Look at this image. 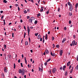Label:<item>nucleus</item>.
<instances>
[{"label": "nucleus", "instance_id": "4c0bfd02", "mask_svg": "<svg viewBox=\"0 0 78 78\" xmlns=\"http://www.w3.org/2000/svg\"><path fill=\"white\" fill-rule=\"evenodd\" d=\"M76 69L77 70H78V64L77 65L76 67Z\"/></svg>", "mask_w": 78, "mask_h": 78}, {"label": "nucleus", "instance_id": "1a4fd4ad", "mask_svg": "<svg viewBox=\"0 0 78 78\" xmlns=\"http://www.w3.org/2000/svg\"><path fill=\"white\" fill-rule=\"evenodd\" d=\"M72 44L73 45H75V41L73 40L72 42Z\"/></svg>", "mask_w": 78, "mask_h": 78}, {"label": "nucleus", "instance_id": "0e129e2a", "mask_svg": "<svg viewBox=\"0 0 78 78\" xmlns=\"http://www.w3.org/2000/svg\"><path fill=\"white\" fill-rule=\"evenodd\" d=\"M50 34V31H48V34Z\"/></svg>", "mask_w": 78, "mask_h": 78}, {"label": "nucleus", "instance_id": "09e8293b", "mask_svg": "<svg viewBox=\"0 0 78 78\" xmlns=\"http://www.w3.org/2000/svg\"><path fill=\"white\" fill-rule=\"evenodd\" d=\"M3 17H4V16H2L1 17L2 20H3Z\"/></svg>", "mask_w": 78, "mask_h": 78}, {"label": "nucleus", "instance_id": "864d4df0", "mask_svg": "<svg viewBox=\"0 0 78 78\" xmlns=\"http://www.w3.org/2000/svg\"><path fill=\"white\" fill-rule=\"evenodd\" d=\"M46 13L47 14H48L49 13V11H47Z\"/></svg>", "mask_w": 78, "mask_h": 78}, {"label": "nucleus", "instance_id": "5fc2aeb1", "mask_svg": "<svg viewBox=\"0 0 78 78\" xmlns=\"http://www.w3.org/2000/svg\"><path fill=\"white\" fill-rule=\"evenodd\" d=\"M30 2H32V3H34V1H33V0H30Z\"/></svg>", "mask_w": 78, "mask_h": 78}, {"label": "nucleus", "instance_id": "69168bd1", "mask_svg": "<svg viewBox=\"0 0 78 78\" xmlns=\"http://www.w3.org/2000/svg\"><path fill=\"white\" fill-rule=\"evenodd\" d=\"M44 41H45V40H44V39H43V43H44Z\"/></svg>", "mask_w": 78, "mask_h": 78}, {"label": "nucleus", "instance_id": "c03bdc74", "mask_svg": "<svg viewBox=\"0 0 78 78\" xmlns=\"http://www.w3.org/2000/svg\"><path fill=\"white\" fill-rule=\"evenodd\" d=\"M4 48H6V44L4 45Z\"/></svg>", "mask_w": 78, "mask_h": 78}, {"label": "nucleus", "instance_id": "a211bd4d", "mask_svg": "<svg viewBox=\"0 0 78 78\" xmlns=\"http://www.w3.org/2000/svg\"><path fill=\"white\" fill-rule=\"evenodd\" d=\"M24 60H25V63L27 64V59H26V57H24Z\"/></svg>", "mask_w": 78, "mask_h": 78}, {"label": "nucleus", "instance_id": "473e14b6", "mask_svg": "<svg viewBox=\"0 0 78 78\" xmlns=\"http://www.w3.org/2000/svg\"><path fill=\"white\" fill-rule=\"evenodd\" d=\"M72 72H73V69H71L70 73H72Z\"/></svg>", "mask_w": 78, "mask_h": 78}, {"label": "nucleus", "instance_id": "423d86ee", "mask_svg": "<svg viewBox=\"0 0 78 78\" xmlns=\"http://www.w3.org/2000/svg\"><path fill=\"white\" fill-rule=\"evenodd\" d=\"M4 70L5 73H7L8 71V70L7 69H6V67H4Z\"/></svg>", "mask_w": 78, "mask_h": 78}, {"label": "nucleus", "instance_id": "603ef678", "mask_svg": "<svg viewBox=\"0 0 78 78\" xmlns=\"http://www.w3.org/2000/svg\"><path fill=\"white\" fill-rule=\"evenodd\" d=\"M40 41H41V42H42V38H40Z\"/></svg>", "mask_w": 78, "mask_h": 78}, {"label": "nucleus", "instance_id": "a18cd8bd", "mask_svg": "<svg viewBox=\"0 0 78 78\" xmlns=\"http://www.w3.org/2000/svg\"><path fill=\"white\" fill-rule=\"evenodd\" d=\"M18 62L19 63H20V59H19L18 60Z\"/></svg>", "mask_w": 78, "mask_h": 78}, {"label": "nucleus", "instance_id": "9b49d317", "mask_svg": "<svg viewBox=\"0 0 78 78\" xmlns=\"http://www.w3.org/2000/svg\"><path fill=\"white\" fill-rule=\"evenodd\" d=\"M66 41V38H64L62 41V43H64V42Z\"/></svg>", "mask_w": 78, "mask_h": 78}, {"label": "nucleus", "instance_id": "6ab92c4d", "mask_svg": "<svg viewBox=\"0 0 78 78\" xmlns=\"http://www.w3.org/2000/svg\"><path fill=\"white\" fill-rule=\"evenodd\" d=\"M67 72H68L67 71H66V73H65V76H67V74L68 73Z\"/></svg>", "mask_w": 78, "mask_h": 78}, {"label": "nucleus", "instance_id": "f8f14e48", "mask_svg": "<svg viewBox=\"0 0 78 78\" xmlns=\"http://www.w3.org/2000/svg\"><path fill=\"white\" fill-rule=\"evenodd\" d=\"M68 5L69 6H71V5H72L71 4V3H70V2H68Z\"/></svg>", "mask_w": 78, "mask_h": 78}, {"label": "nucleus", "instance_id": "79ce46f5", "mask_svg": "<svg viewBox=\"0 0 78 78\" xmlns=\"http://www.w3.org/2000/svg\"><path fill=\"white\" fill-rule=\"evenodd\" d=\"M38 34H39V33H37V34H35V36H37V35H38Z\"/></svg>", "mask_w": 78, "mask_h": 78}, {"label": "nucleus", "instance_id": "4d7b16f0", "mask_svg": "<svg viewBox=\"0 0 78 78\" xmlns=\"http://www.w3.org/2000/svg\"><path fill=\"white\" fill-rule=\"evenodd\" d=\"M69 24H71V20H69Z\"/></svg>", "mask_w": 78, "mask_h": 78}, {"label": "nucleus", "instance_id": "c756f323", "mask_svg": "<svg viewBox=\"0 0 78 78\" xmlns=\"http://www.w3.org/2000/svg\"><path fill=\"white\" fill-rule=\"evenodd\" d=\"M35 24H37V20H35L34 22Z\"/></svg>", "mask_w": 78, "mask_h": 78}, {"label": "nucleus", "instance_id": "ea45409f", "mask_svg": "<svg viewBox=\"0 0 78 78\" xmlns=\"http://www.w3.org/2000/svg\"><path fill=\"white\" fill-rule=\"evenodd\" d=\"M37 16H41V14H40V13H39L38 14H37Z\"/></svg>", "mask_w": 78, "mask_h": 78}, {"label": "nucleus", "instance_id": "ddd939ff", "mask_svg": "<svg viewBox=\"0 0 78 78\" xmlns=\"http://www.w3.org/2000/svg\"><path fill=\"white\" fill-rule=\"evenodd\" d=\"M63 51L62 50H61L60 51V55L61 56L62 54Z\"/></svg>", "mask_w": 78, "mask_h": 78}, {"label": "nucleus", "instance_id": "680f3d73", "mask_svg": "<svg viewBox=\"0 0 78 78\" xmlns=\"http://www.w3.org/2000/svg\"><path fill=\"white\" fill-rule=\"evenodd\" d=\"M76 58H77L76 59L77 61H78V55L77 56Z\"/></svg>", "mask_w": 78, "mask_h": 78}, {"label": "nucleus", "instance_id": "39448f33", "mask_svg": "<svg viewBox=\"0 0 78 78\" xmlns=\"http://www.w3.org/2000/svg\"><path fill=\"white\" fill-rule=\"evenodd\" d=\"M45 52L46 54H48V53H49V51H48V49H46L45 50Z\"/></svg>", "mask_w": 78, "mask_h": 78}, {"label": "nucleus", "instance_id": "13d9d810", "mask_svg": "<svg viewBox=\"0 0 78 78\" xmlns=\"http://www.w3.org/2000/svg\"><path fill=\"white\" fill-rule=\"evenodd\" d=\"M72 67V66L71 65H70L69 66V69H70V68Z\"/></svg>", "mask_w": 78, "mask_h": 78}, {"label": "nucleus", "instance_id": "bb28decb", "mask_svg": "<svg viewBox=\"0 0 78 78\" xmlns=\"http://www.w3.org/2000/svg\"><path fill=\"white\" fill-rule=\"evenodd\" d=\"M25 45H28V41H26L25 42Z\"/></svg>", "mask_w": 78, "mask_h": 78}, {"label": "nucleus", "instance_id": "37998d69", "mask_svg": "<svg viewBox=\"0 0 78 78\" xmlns=\"http://www.w3.org/2000/svg\"><path fill=\"white\" fill-rule=\"evenodd\" d=\"M26 35V33L25 32L24 33V38H25V36Z\"/></svg>", "mask_w": 78, "mask_h": 78}, {"label": "nucleus", "instance_id": "9d476101", "mask_svg": "<svg viewBox=\"0 0 78 78\" xmlns=\"http://www.w3.org/2000/svg\"><path fill=\"white\" fill-rule=\"evenodd\" d=\"M66 67V66H64L63 67V70H64V71H65V68Z\"/></svg>", "mask_w": 78, "mask_h": 78}, {"label": "nucleus", "instance_id": "e433bc0d", "mask_svg": "<svg viewBox=\"0 0 78 78\" xmlns=\"http://www.w3.org/2000/svg\"><path fill=\"white\" fill-rule=\"evenodd\" d=\"M58 12H59V11H60V8H58Z\"/></svg>", "mask_w": 78, "mask_h": 78}, {"label": "nucleus", "instance_id": "f03ea898", "mask_svg": "<svg viewBox=\"0 0 78 78\" xmlns=\"http://www.w3.org/2000/svg\"><path fill=\"white\" fill-rule=\"evenodd\" d=\"M69 9L70 11H72L73 10V7H72V5H71L69 6Z\"/></svg>", "mask_w": 78, "mask_h": 78}, {"label": "nucleus", "instance_id": "c85d7f7f", "mask_svg": "<svg viewBox=\"0 0 78 78\" xmlns=\"http://www.w3.org/2000/svg\"><path fill=\"white\" fill-rule=\"evenodd\" d=\"M24 14H26V13H27V10H25V11H24Z\"/></svg>", "mask_w": 78, "mask_h": 78}, {"label": "nucleus", "instance_id": "7c9ffc66", "mask_svg": "<svg viewBox=\"0 0 78 78\" xmlns=\"http://www.w3.org/2000/svg\"><path fill=\"white\" fill-rule=\"evenodd\" d=\"M21 73L22 75H24V74H25V72H22Z\"/></svg>", "mask_w": 78, "mask_h": 78}, {"label": "nucleus", "instance_id": "f704fd0d", "mask_svg": "<svg viewBox=\"0 0 78 78\" xmlns=\"http://www.w3.org/2000/svg\"><path fill=\"white\" fill-rule=\"evenodd\" d=\"M13 65L14 69H16V64H15V63H14Z\"/></svg>", "mask_w": 78, "mask_h": 78}, {"label": "nucleus", "instance_id": "a878e982", "mask_svg": "<svg viewBox=\"0 0 78 78\" xmlns=\"http://www.w3.org/2000/svg\"><path fill=\"white\" fill-rule=\"evenodd\" d=\"M39 71H40V72H41V71H42V69H41V68L40 67L39 68Z\"/></svg>", "mask_w": 78, "mask_h": 78}, {"label": "nucleus", "instance_id": "052dcab7", "mask_svg": "<svg viewBox=\"0 0 78 78\" xmlns=\"http://www.w3.org/2000/svg\"><path fill=\"white\" fill-rule=\"evenodd\" d=\"M20 22L21 23H22V22H23V21L22 20H20Z\"/></svg>", "mask_w": 78, "mask_h": 78}, {"label": "nucleus", "instance_id": "cd10ccee", "mask_svg": "<svg viewBox=\"0 0 78 78\" xmlns=\"http://www.w3.org/2000/svg\"><path fill=\"white\" fill-rule=\"evenodd\" d=\"M3 21H4V25H5L6 24V23H5V20H4Z\"/></svg>", "mask_w": 78, "mask_h": 78}, {"label": "nucleus", "instance_id": "2f4dec72", "mask_svg": "<svg viewBox=\"0 0 78 78\" xmlns=\"http://www.w3.org/2000/svg\"><path fill=\"white\" fill-rule=\"evenodd\" d=\"M55 39V37H52V41H54V40Z\"/></svg>", "mask_w": 78, "mask_h": 78}, {"label": "nucleus", "instance_id": "f3484780", "mask_svg": "<svg viewBox=\"0 0 78 78\" xmlns=\"http://www.w3.org/2000/svg\"><path fill=\"white\" fill-rule=\"evenodd\" d=\"M50 60H51V58H50L49 59H48L46 61V62H49V61H50Z\"/></svg>", "mask_w": 78, "mask_h": 78}, {"label": "nucleus", "instance_id": "338daca9", "mask_svg": "<svg viewBox=\"0 0 78 78\" xmlns=\"http://www.w3.org/2000/svg\"><path fill=\"white\" fill-rule=\"evenodd\" d=\"M0 12H1V13H3V11H1Z\"/></svg>", "mask_w": 78, "mask_h": 78}, {"label": "nucleus", "instance_id": "4be33fe9", "mask_svg": "<svg viewBox=\"0 0 78 78\" xmlns=\"http://www.w3.org/2000/svg\"><path fill=\"white\" fill-rule=\"evenodd\" d=\"M3 2L4 3H8V2L6 1V0H4Z\"/></svg>", "mask_w": 78, "mask_h": 78}, {"label": "nucleus", "instance_id": "6e6d98bb", "mask_svg": "<svg viewBox=\"0 0 78 78\" xmlns=\"http://www.w3.org/2000/svg\"><path fill=\"white\" fill-rule=\"evenodd\" d=\"M62 67L61 66V67L60 68V70H62Z\"/></svg>", "mask_w": 78, "mask_h": 78}, {"label": "nucleus", "instance_id": "de8ad7c7", "mask_svg": "<svg viewBox=\"0 0 78 78\" xmlns=\"http://www.w3.org/2000/svg\"><path fill=\"white\" fill-rule=\"evenodd\" d=\"M53 48H55V44H53Z\"/></svg>", "mask_w": 78, "mask_h": 78}, {"label": "nucleus", "instance_id": "4468645a", "mask_svg": "<svg viewBox=\"0 0 78 78\" xmlns=\"http://www.w3.org/2000/svg\"><path fill=\"white\" fill-rule=\"evenodd\" d=\"M43 8H44L43 7H41V8L40 10V12H42L43 11V10H44V9H43Z\"/></svg>", "mask_w": 78, "mask_h": 78}, {"label": "nucleus", "instance_id": "774afa93", "mask_svg": "<svg viewBox=\"0 0 78 78\" xmlns=\"http://www.w3.org/2000/svg\"><path fill=\"white\" fill-rule=\"evenodd\" d=\"M65 6H66V8L67 6V4H66L65 5Z\"/></svg>", "mask_w": 78, "mask_h": 78}, {"label": "nucleus", "instance_id": "dca6fc26", "mask_svg": "<svg viewBox=\"0 0 78 78\" xmlns=\"http://www.w3.org/2000/svg\"><path fill=\"white\" fill-rule=\"evenodd\" d=\"M41 35L40 34H39V35L38 36V39H39L41 38Z\"/></svg>", "mask_w": 78, "mask_h": 78}, {"label": "nucleus", "instance_id": "58836bf2", "mask_svg": "<svg viewBox=\"0 0 78 78\" xmlns=\"http://www.w3.org/2000/svg\"><path fill=\"white\" fill-rule=\"evenodd\" d=\"M44 65L47 66V62H46L44 63Z\"/></svg>", "mask_w": 78, "mask_h": 78}, {"label": "nucleus", "instance_id": "0eeeda50", "mask_svg": "<svg viewBox=\"0 0 78 78\" xmlns=\"http://www.w3.org/2000/svg\"><path fill=\"white\" fill-rule=\"evenodd\" d=\"M33 20L31 19H30L29 20V22L30 23H32V21Z\"/></svg>", "mask_w": 78, "mask_h": 78}, {"label": "nucleus", "instance_id": "49530a36", "mask_svg": "<svg viewBox=\"0 0 78 78\" xmlns=\"http://www.w3.org/2000/svg\"><path fill=\"white\" fill-rule=\"evenodd\" d=\"M2 76H3V77H4V73H2Z\"/></svg>", "mask_w": 78, "mask_h": 78}, {"label": "nucleus", "instance_id": "e2e57ef3", "mask_svg": "<svg viewBox=\"0 0 78 78\" xmlns=\"http://www.w3.org/2000/svg\"><path fill=\"white\" fill-rule=\"evenodd\" d=\"M12 37H14V33H12Z\"/></svg>", "mask_w": 78, "mask_h": 78}, {"label": "nucleus", "instance_id": "5701e85b", "mask_svg": "<svg viewBox=\"0 0 78 78\" xmlns=\"http://www.w3.org/2000/svg\"><path fill=\"white\" fill-rule=\"evenodd\" d=\"M69 16H72V13L69 12Z\"/></svg>", "mask_w": 78, "mask_h": 78}, {"label": "nucleus", "instance_id": "412c9836", "mask_svg": "<svg viewBox=\"0 0 78 78\" xmlns=\"http://www.w3.org/2000/svg\"><path fill=\"white\" fill-rule=\"evenodd\" d=\"M30 19H31L32 20H34V18L33 17L30 18Z\"/></svg>", "mask_w": 78, "mask_h": 78}, {"label": "nucleus", "instance_id": "a19ab883", "mask_svg": "<svg viewBox=\"0 0 78 78\" xmlns=\"http://www.w3.org/2000/svg\"><path fill=\"white\" fill-rule=\"evenodd\" d=\"M67 28L66 27H65L64 28V30H65V31H66V30H67Z\"/></svg>", "mask_w": 78, "mask_h": 78}, {"label": "nucleus", "instance_id": "393cba45", "mask_svg": "<svg viewBox=\"0 0 78 78\" xmlns=\"http://www.w3.org/2000/svg\"><path fill=\"white\" fill-rule=\"evenodd\" d=\"M9 59H10V58H11V55H9Z\"/></svg>", "mask_w": 78, "mask_h": 78}, {"label": "nucleus", "instance_id": "3c124183", "mask_svg": "<svg viewBox=\"0 0 78 78\" xmlns=\"http://www.w3.org/2000/svg\"><path fill=\"white\" fill-rule=\"evenodd\" d=\"M30 28L31 29V30H32V29H33V27H30Z\"/></svg>", "mask_w": 78, "mask_h": 78}, {"label": "nucleus", "instance_id": "c9c22d12", "mask_svg": "<svg viewBox=\"0 0 78 78\" xmlns=\"http://www.w3.org/2000/svg\"><path fill=\"white\" fill-rule=\"evenodd\" d=\"M29 40L30 43V42H31V39H30V37H29Z\"/></svg>", "mask_w": 78, "mask_h": 78}, {"label": "nucleus", "instance_id": "7ed1b4c3", "mask_svg": "<svg viewBox=\"0 0 78 78\" xmlns=\"http://www.w3.org/2000/svg\"><path fill=\"white\" fill-rule=\"evenodd\" d=\"M27 31L28 33V36H29V34H30V29L29 28V27H27Z\"/></svg>", "mask_w": 78, "mask_h": 78}, {"label": "nucleus", "instance_id": "bf43d9fd", "mask_svg": "<svg viewBox=\"0 0 78 78\" xmlns=\"http://www.w3.org/2000/svg\"><path fill=\"white\" fill-rule=\"evenodd\" d=\"M29 18H30V16H27V19H29Z\"/></svg>", "mask_w": 78, "mask_h": 78}, {"label": "nucleus", "instance_id": "2eb2a0df", "mask_svg": "<svg viewBox=\"0 0 78 78\" xmlns=\"http://www.w3.org/2000/svg\"><path fill=\"white\" fill-rule=\"evenodd\" d=\"M48 37V36L47 35V34H46L45 35V39L46 40H47V38Z\"/></svg>", "mask_w": 78, "mask_h": 78}, {"label": "nucleus", "instance_id": "b1692460", "mask_svg": "<svg viewBox=\"0 0 78 78\" xmlns=\"http://www.w3.org/2000/svg\"><path fill=\"white\" fill-rule=\"evenodd\" d=\"M51 56H55V53H54L52 54V55H51Z\"/></svg>", "mask_w": 78, "mask_h": 78}, {"label": "nucleus", "instance_id": "8fccbe9b", "mask_svg": "<svg viewBox=\"0 0 78 78\" xmlns=\"http://www.w3.org/2000/svg\"><path fill=\"white\" fill-rule=\"evenodd\" d=\"M21 65L22 67H23V63H21Z\"/></svg>", "mask_w": 78, "mask_h": 78}, {"label": "nucleus", "instance_id": "6e6552de", "mask_svg": "<svg viewBox=\"0 0 78 78\" xmlns=\"http://www.w3.org/2000/svg\"><path fill=\"white\" fill-rule=\"evenodd\" d=\"M71 62L70 61H69L68 62L67 64V66H69V65H70V64Z\"/></svg>", "mask_w": 78, "mask_h": 78}, {"label": "nucleus", "instance_id": "72a5a7b5", "mask_svg": "<svg viewBox=\"0 0 78 78\" xmlns=\"http://www.w3.org/2000/svg\"><path fill=\"white\" fill-rule=\"evenodd\" d=\"M59 46L58 44H57L56 45V47H57L58 48H59Z\"/></svg>", "mask_w": 78, "mask_h": 78}, {"label": "nucleus", "instance_id": "f257e3e1", "mask_svg": "<svg viewBox=\"0 0 78 78\" xmlns=\"http://www.w3.org/2000/svg\"><path fill=\"white\" fill-rule=\"evenodd\" d=\"M18 72L19 73H22V72H25V69H20Z\"/></svg>", "mask_w": 78, "mask_h": 78}, {"label": "nucleus", "instance_id": "aec40b11", "mask_svg": "<svg viewBox=\"0 0 78 78\" xmlns=\"http://www.w3.org/2000/svg\"><path fill=\"white\" fill-rule=\"evenodd\" d=\"M78 3H77L76 4V5H75L76 8H77V7H78Z\"/></svg>", "mask_w": 78, "mask_h": 78}, {"label": "nucleus", "instance_id": "20e7f679", "mask_svg": "<svg viewBox=\"0 0 78 78\" xmlns=\"http://www.w3.org/2000/svg\"><path fill=\"white\" fill-rule=\"evenodd\" d=\"M56 72V68H54L52 70V73H55Z\"/></svg>", "mask_w": 78, "mask_h": 78}]
</instances>
